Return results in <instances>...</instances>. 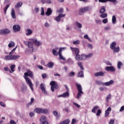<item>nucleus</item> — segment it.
I'll return each mask as SVG.
<instances>
[{"label":"nucleus","instance_id":"13d9d810","mask_svg":"<svg viewBox=\"0 0 124 124\" xmlns=\"http://www.w3.org/2000/svg\"><path fill=\"white\" fill-rule=\"evenodd\" d=\"M73 104H74V105H75V106H76V107H77L78 108H80V107H81V106L79 105V104L73 102Z\"/></svg>","mask_w":124,"mask_h":124},{"label":"nucleus","instance_id":"473e14b6","mask_svg":"<svg viewBox=\"0 0 124 124\" xmlns=\"http://www.w3.org/2000/svg\"><path fill=\"white\" fill-rule=\"evenodd\" d=\"M112 23L113 25H115L116 23H117V18H116V16H113L112 18Z\"/></svg>","mask_w":124,"mask_h":124},{"label":"nucleus","instance_id":"69168bd1","mask_svg":"<svg viewBox=\"0 0 124 124\" xmlns=\"http://www.w3.org/2000/svg\"><path fill=\"white\" fill-rule=\"evenodd\" d=\"M76 124V120L74 119H72L71 124Z\"/></svg>","mask_w":124,"mask_h":124},{"label":"nucleus","instance_id":"5fc2aeb1","mask_svg":"<svg viewBox=\"0 0 124 124\" xmlns=\"http://www.w3.org/2000/svg\"><path fill=\"white\" fill-rule=\"evenodd\" d=\"M102 22L103 23V24H107V23L108 22V18L103 19L102 20Z\"/></svg>","mask_w":124,"mask_h":124},{"label":"nucleus","instance_id":"5701e85b","mask_svg":"<svg viewBox=\"0 0 124 124\" xmlns=\"http://www.w3.org/2000/svg\"><path fill=\"white\" fill-rule=\"evenodd\" d=\"M113 84H114V80H110L109 81L104 82V85L106 86L107 87H108L110 85H113Z\"/></svg>","mask_w":124,"mask_h":124},{"label":"nucleus","instance_id":"2eb2a0df","mask_svg":"<svg viewBox=\"0 0 124 124\" xmlns=\"http://www.w3.org/2000/svg\"><path fill=\"white\" fill-rule=\"evenodd\" d=\"M75 59L77 61H83L84 59V55H79V54H77L76 55Z\"/></svg>","mask_w":124,"mask_h":124},{"label":"nucleus","instance_id":"c9c22d12","mask_svg":"<svg viewBox=\"0 0 124 124\" xmlns=\"http://www.w3.org/2000/svg\"><path fill=\"white\" fill-rule=\"evenodd\" d=\"M105 11H106L105 7L103 6L102 7L101 9L100 10V13H101V14H103L104 13H105Z\"/></svg>","mask_w":124,"mask_h":124},{"label":"nucleus","instance_id":"f03ea898","mask_svg":"<svg viewBox=\"0 0 124 124\" xmlns=\"http://www.w3.org/2000/svg\"><path fill=\"white\" fill-rule=\"evenodd\" d=\"M76 85L78 91V94L76 97L77 99H79V98L82 96V95L84 94V92L82 91V86L81 84L76 83Z\"/></svg>","mask_w":124,"mask_h":124},{"label":"nucleus","instance_id":"f3484780","mask_svg":"<svg viewBox=\"0 0 124 124\" xmlns=\"http://www.w3.org/2000/svg\"><path fill=\"white\" fill-rule=\"evenodd\" d=\"M111 111H112V108H111V107H108L107 108L105 112V117L106 118L109 116V114H110L109 112H111Z\"/></svg>","mask_w":124,"mask_h":124},{"label":"nucleus","instance_id":"c85d7f7f","mask_svg":"<svg viewBox=\"0 0 124 124\" xmlns=\"http://www.w3.org/2000/svg\"><path fill=\"white\" fill-rule=\"evenodd\" d=\"M26 31H27L26 35L27 36H29V35H31V34L32 33V30H31L30 29H27L26 30Z\"/></svg>","mask_w":124,"mask_h":124},{"label":"nucleus","instance_id":"bf43d9fd","mask_svg":"<svg viewBox=\"0 0 124 124\" xmlns=\"http://www.w3.org/2000/svg\"><path fill=\"white\" fill-rule=\"evenodd\" d=\"M101 113V110L98 109L97 110L96 116H100V113Z\"/></svg>","mask_w":124,"mask_h":124},{"label":"nucleus","instance_id":"aec40b11","mask_svg":"<svg viewBox=\"0 0 124 124\" xmlns=\"http://www.w3.org/2000/svg\"><path fill=\"white\" fill-rule=\"evenodd\" d=\"M70 49L71 50V51H72V52H74L76 54V55H78L79 54V49H78V48L77 47H70Z\"/></svg>","mask_w":124,"mask_h":124},{"label":"nucleus","instance_id":"0e129e2a","mask_svg":"<svg viewBox=\"0 0 124 124\" xmlns=\"http://www.w3.org/2000/svg\"><path fill=\"white\" fill-rule=\"evenodd\" d=\"M114 123H115V121L114 120H111L109 122V124H114Z\"/></svg>","mask_w":124,"mask_h":124},{"label":"nucleus","instance_id":"774afa93","mask_svg":"<svg viewBox=\"0 0 124 124\" xmlns=\"http://www.w3.org/2000/svg\"><path fill=\"white\" fill-rule=\"evenodd\" d=\"M124 106H122L121 108H120V112H123V111H124Z\"/></svg>","mask_w":124,"mask_h":124},{"label":"nucleus","instance_id":"e2e57ef3","mask_svg":"<svg viewBox=\"0 0 124 124\" xmlns=\"http://www.w3.org/2000/svg\"><path fill=\"white\" fill-rule=\"evenodd\" d=\"M29 116L30 117H33V116H34V113L32 112H31L29 113Z\"/></svg>","mask_w":124,"mask_h":124},{"label":"nucleus","instance_id":"412c9836","mask_svg":"<svg viewBox=\"0 0 124 124\" xmlns=\"http://www.w3.org/2000/svg\"><path fill=\"white\" fill-rule=\"evenodd\" d=\"M52 113L54 116L56 117V120H60V118H61V114H58L57 111H53Z\"/></svg>","mask_w":124,"mask_h":124},{"label":"nucleus","instance_id":"cd10ccee","mask_svg":"<svg viewBox=\"0 0 124 124\" xmlns=\"http://www.w3.org/2000/svg\"><path fill=\"white\" fill-rule=\"evenodd\" d=\"M59 48L56 47L55 48L53 49L52 50V53L54 56H58L59 55V52H58L57 51H58V49Z\"/></svg>","mask_w":124,"mask_h":124},{"label":"nucleus","instance_id":"680f3d73","mask_svg":"<svg viewBox=\"0 0 124 124\" xmlns=\"http://www.w3.org/2000/svg\"><path fill=\"white\" fill-rule=\"evenodd\" d=\"M35 12L36 13H38L39 12V8L38 7L35 8Z\"/></svg>","mask_w":124,"mask_h":124},{"label":"nucleus","instance_id":"c756f323","mask_svg":"<svg viewBox=\"0 0 124 124\" xmlns=\"http://www.w3.org/2000/svg\"><path fill=\"white\" fill-rule=\"evenodd\" d=\"M40 121L42 124V123H44V122L47 121V118H46V117H45V116L43 115L41 116Z\"/></svg>","mask_w":124,"mask_h":124},{"label":"nucleus","instance_id":"1a4fd4ad","mask_svg":"<svg viewBox=\"0 0 124 124\" xmlns=\"http://www.w3.org/2000/svg\"><path fill=\"white\" fill-rule=\"evenodd\" d=\"M10 30H9L8 29H5L0 30V34H4L5 35L6 34H8L9 33H10Z\"/></svg>","mask_w":124,"mask_h":124},{"label":"nucleus","instance_id":"37998d69","mask_svg":"<svg viewBox=\"0 0 124 124\" xmlns=\"http://www.w3.org/2000/svg\"><path fill=\"white\" fill-rule=\"evenodd\" d=\"M10 6V4H7L5 6V8H4L3 10H4V13L5 15L6 14V11H7V9H8V8Z\"/></svg>","mask_w":124,"mask_h":124},{"label":"nucleus","instance_id":"79ce46f5","mask_svg":"<svg viewBox=\"0 0 124 124\" xmlns=\"http://www.w3.org/2000/svg\"><path fill=\"white\" fill-rule=\"evenodd\" d=\"M122 65H123V62H118L117 63V68L121 69Z\"/></svg>","mask_w":124,"mask_h":124},{"label":"nucleus","instance_id":"8fccbe9b","mask_svg":"<svg viewBox=\"0 0 124 124\" xmlns=\"http://www.w3.org/2000/svg\"><path fill=\"white\" fill-rule=\"evenodd\" d=\"M84 38L85 39H88L89 41H92V40H91V38L89 37V36L88 35V34H86L84 36Z\"/></svg>","mask_w":124,"mask_h":124},{"label":"nucleus","instance_id":"423d86ee","mask_svg":"<svg viewBox=\"0 0 124 124\" xmlns=\"http://www.w3.org/2000/svg\"><path fill=\"white\" fill-rule=\"evenodd\" d=\"M56 81H52L50 83V85L51 86V90L52 92H55V89H59V86L58 84H56Z\"/></svg>","mask_w":124,"mask_h":124},{"label":"nucleus","instance_id":"58836bf2","mask_svg":"<svg viewBox=\"0 0 124 124\" xmlns=\"http://www.w3.org/2000/svg\"><path fill=\"white\" fill-rule=\"evenodd\" d=\"M78 77H84V71H80L78 72Z\"/></svg>","mask_w":124,"mask_h":124},{"label":"nucleus","instance_id":"4d7b16f0","mask_svg":"<svg viewBox=\"0 0 124 124\" xmlns=\"http://www.w3.org/2000/svg\"><path fill=\"white\" fill-rule=\"evenodd\" d=\"M33 101H34V99L33 98H31V102L28 103V105H31L33 103Z\"/></svg>","mask_w":124,"mask_h":124},{"label":"nucleus","instance_id":"6ab92c4d","mask_svg":"<svg viewBox=\"0 0 124 124\" xmlns=\"http://www.w3.org/2000/svg\"><path fill=\"white\" fill-rule=\"evenodd\" d=\"M107 1H110V2H113V3H117V0H99V2H107Z\"/></svg>","mask_w":124,"mask_h":124},{"label":"nucleus","instance_id":"864d4df0","mask_svg":"<svg viewBox=\"0 0 124 124\" xmlns=\"http://www.w3.org/2000/svg\"><path fill=\"white\" fill-rule=\"evenodd\" d=\"M57 12H58V13H61L60 14H62V13H63V9L60 8L59 10H57Z\"/></svg>","mask_w":124,"mask_h":124},{"label":"nucleus","instance_id":"6e6552de","mask_svg":"<svg viewBox=\"0 0 124 124\" xmlns=\"http://www.w3.org/2000/svg\"><path fill=\"white\" fill-rule=\"evenodd\" d=\"M105 69V71H108V72H115V71H116V68H115V67L112 66H107Z\"/></svg>","mask_w":124,"mask_h":124},{"label":"nucleus","instance_id":"9b49d317","mask_svg":"<svg viewBox=\"0 0 124 124\" xmlns=\"http://www.w3.org/2000/svg\"><path fill=\"white\" fill-rule=\"evenodd\" d=\"M31 40L33 44L36 45V46H41V45H42V42L40 41H38L36 39H32Z\"/></svg>","mask_w":124,"mask_h":124},{"label":"nucleus","instance_id":"4be33fe9","mask_svg":"<svg viewBox=\"0 0 124 124\" xmlns=\"http://www.w3.org/2000/svg\"><path fill=\"white\" fill-rule=\"evenodd\" d=\"M13 29L15 31H19L21 29V27L20 26H19V25H15L13 26Z\"/></svg>","mask_w":124,"mask_h":124},{"label":"nucleus","instance_id":"e433bc0d","mask_svg":"<svg viewBox=\"0 0 124 124\" xmlns=\"http://www.w3.org/2000/svg\"><path fill=\"white\" fill-rule=\"evenodd\" d=\"M49 110L47 108H42V114H47Z\"/></svg>","mask_w":124,"mask_h":124},{"label":"nucleus","instance_id":"2f4dec72","mask_svg":"<svg viewBox=\"0 0 124 124\" xmlns=\"http://www.w3.org/2000/svg\"><path fill=\"white\" fill-rule=\"evenodd\" d=\"M76 27L78 29H82L83 25L78 21L76 22Z\"/></svg>","mask_w":124,"mask_h":124},{"label":"nucleus","instance_id":"603ef678","mask_svg":"<svg viewBox=\"0 0 124 124\" xmlns=\"http://www.w3.org/2000/svg\"><path fill=\"white\" fill-rule=\"evenodd\" d=\"M80 43V40H78L77 41H75L73 42V44H74V45H76L77 44H79Z\"/></svg>","mask_w":124,"mask_h":124},{"label":"nucleus","instance_id":"bb28decb","mask_svg":"<svg viewBox=\"0 0 124 124\" xmlns=\"http://www.w3.org/2000/svg\"><path fill=\"white\" fill-rule=\"evenodd\" d=\"M11 16H12V17L13 19H15L16 18V15L15 14V10H14V8H12L11 9Z\"/></svg>","mask_w":124,"mask_h":124},{"label":"nucleus","instance_id":"49530a36","mask_svg":"<svg viewBox=\"0 0 124 124\" xmlns=\"http://www.w3.org/2000/svg\"><path fill=\"white\" fill-rule=\"evenodd\" d=\"M98 108H99L98 106H96L94 107V108L92 110V112L93 113H95V110H97V109H98Z\"/></svg>","mask_w":124,"mask_h":124},{"label":"nucleus","instance_id":"393cba45","mask_svg":"<svg viewBox=\"0 0 124 124\" xmlns=\"http://www.w3.org/2000/svg\"><path fill=\"white\" fill-rule=\"evenodd\" d=\"M45 14L46 15V16H50V15H52V10L50 8H48L47 9L46 12L45 13Z\"/></svg>","mask_w":124,"mask_h":124},{"label":"nucleus","instance_id":"09e8293b","mask_svg":"<svg viewBox=\"0 0 124 124\" xmlns=\"http://www.w3.org/2000/svg\"><path fill=\"white\" fill-rule=\"evenodd\" d=\"M44 14H45V13L44 12V8L41 7V15L42 16H44Z\"/></svg>","mask_w":124,"mask_h":124},{"label":"nucleus","instance_id":"7ed1b4c3","mask_svg":"<svg viewBox=\"0 0 124 124\" xmlns=\"http://www.w3.org/2000/svg\"><path fill=\"white\" fill-rule=\"evenodd\" d=\"M116 46H117L116 42H113L110 45V48L111 50H113L114 54L120 52V46L116 47Z\"/></svg>","mask_w":124,"mask_h":124},{"label":"nucleus","instance_id":"3c124183","mask_svg":"<svg viewBox=\"0 0 124 124\" xmlns=\"http://www.w3.org/2000/svg\"><path fill=\"white\" fill-rule=\"evenodd\" d=\"M95 22L96 24H97L98 25H100L101 24V23H102L101 20L100 19H95Z\"/></svg>","mask_w":124,"mask_h":124},{"label":"nucleus","instance_id":"052dcab7","mask_svg":"<svg viewBox=\"0 0 124 124\" xmlns=\"http://www.w3.org/2000/svg\"><path fill=\"white\" fill-rule=\"evenodd\" d=\"M42 77L43 79H45V78H46L47 77V74H42Z\"/></svg>","mask_w":124,"mask_h":124},{"label":"nucleus","instance_id":"9d476101","mask_svg":"<svg viewBox=\"0 0 124 124\" xmlns=\"http://www.w3.org/2000/svg\"><path fill=\"white\" fill-rule=\"evenodd\" d=\"M64 17H65V14H60L58 16H57L55 18V20L56 21V22H61V20L62 18H63Z\"/></svg>","mask_w":124,"mask_h":124},{"label":"nucleus","instance_id":"c03bdc74","mask_svg":"<svg viewBox=\"0 0 124 124\" xmlns=\"http://www.w3.org/2000/svg\"><path fill=\"white\" fill-rule=\"evenodd\" d=\"M78 66L80 67V69H81V70H84V67H83V65H82L81 62H78Z\"/></svg>","mask_w":124,"mask_h":124},{"label":"nucleus","instance_id":"7c9ffc66","mask_svg":"<svg viewBox=\"0 0 124 124\" xmlns=\"http://www.w3.org/2000/svg\"><path fill=\"white\" fill-rule=\"evenodd\" d=\"M70 123V120L66 119L64 121L60 123L59 124H69Z\"/></svg>","mask_w":124,"mask_h":124},{"label":"nucleus","instance_id":"4468645a","mask_svg":"<svg viewBox=\"0 0 124 124\" xmlns=\"http://www.w3.org/2000/svg\"><path fill=\"white\" fill-rule=\"evenodd\" d=\"M24 44L26 45H28L29 48H31L32 51H33V44L31 42L25 41Z\"/></svg>","mask_w":124,"mask_h":124},{"label":"nucleus","instance_id":"4c0bfd02","mask_svg":"<svg viewBox=\"0 0 124 124\" xmlns=\"http://www.w3.org/2000/svg\"><path fill=\"white\" fill-rule=\"evenodd\" d=\"M15 46V43L14 42H11L10 43L8 44L9 48H12Z\"/></svg>","mask_w":124,"mask_h":124},{"label":"nucleus","instance_id":"20e7f679","mask_svg":"<svg viewBox=\"0 0 124 124\" xmlns=\"http://www.w3.org/2000/svg\"><path fill=\"white\" fill-rule=\"evenodd\" d=\"M24 78L25 79L27 84L29 85L31 90L33 92V85H32V82H31V79L28 77H24Z\"/></svg>","mask_w":124,"mask_h":124},{"label":"nucleus","instance_id":"39448f33","mask_svg":"<svg viewBox=\"0 0 124 124\" xmlns=\"http://www.w3.org/2000/svg\"><path fill=\"white\" fill-rule=\"evenodd\" d=\"M65 49H66V47L60 48L59 50V60H62V61H65L66 60L65 57H63V56H62V50H65Z\"/></svg>","mask_w":124,"mask_h":124},{"label":"nucleus","instance_id":"ea45409f","mask_svg":"<svg viewBox=\"0 0 124 124\" xmlns=\"http://www.w3.org/2000/svg\"><path fill=\"white\" fill-rule=\"evenodd\" d=\"M95 84L98 85H104V83L100 80H95Z\"/></svg>","mask_w":124,"mask_h":124},{"label":"nucleus","instance_id":"de8ad7c7","mask_svg":"<svg viewBox=\"0 0 124 124\" xmlns=\"http://www.w3.org/2000/svg\"><path fill=\"white\" fill-rule=\"evenodd\" d=\"M15 67H16V65H15V64H13L11 66L10 68L12 72H14V68H15Z\"/></svg>","mask_w":124,"mask_h":124},{"label":"nucleus","instance_id":"a18cd8bd","mask_svg":"<svg viewBox=\"0 0 124 124\" xmlns=\"http://www.w3.org/2000/svg\"><path fill=\"white\" fill-rule=\"evenodd\" d=\"M111 95L110 94H109L108 95H107V96L106 97V102H109V100H110V99H111Z\"/></svg>","mask_w":124,"mask_h":124},{"label":"nucleus","instance_id":"0eeeda50","mask_svg":"<svg viewBox=\"0 0 124 124\" xmlns=\"http://www.w3.org/2000/svg\"><path fill=\"white\" fill-rule=\"evenodd\" d=\"M87 11H89V8L88 7L81 8L79 10V15L80 16L83 15V14L86 13Z\"/></svg>","mask_w":124,"mask_h":124},{"label":"nucleus","instance_id":"ddd939ff","mask_svg":"<svg viewBox=\"0 0 124 124\" xmlns=\"http://www.w3.org/2000/svg\"><path fill=\"white\" fill-rule=\"evenodd\" d=\"M29 76L31 78L33 77V74L31 70H27V72L24 73V77Z\"/></svg>","mask_w":124,"mask_h":124},{"label":"nucleus","instance_id":"f8f14e48","mask_svg":"<svg viewBox=\"0 0 124 124\" xmlns=\"http://www.w3.org/2000/svg\"><path fill=\"white\" fill-rule=\"evenodd\" d=\"M104 74H105L104 72L100 71L95 73L94 76H95V77H102L104 76Z\"/></svg>","mask_w":124,"mask_h":124},{"label":"nucleus","instance_id":"f704fd0d","mask_svg":"<svg viewBox=\"0 0 124 124\" xmlns=\"http://www.w3.org/2000/svg\"><path fill=\"white\" fill-rule=\"evenodd\" d=\"M22 5H23V3L22 2H18L15 5V8H18L19 7H21Z\"/></svg>","mask_w":124,"mask_h":124},{"label":"nucleus","instance_id":"338daca9","mask_svg":"<svg viewBox=\"0 0 124 124\" xmlns=\"http://www.w3.org/2000/svg\"><path fill=\"white\" fill-rule=\"evenodd\" d=\"M10 124H16V122L14 120H11L10 122Z\"/></svg>","mask_w":124,"mask_h":124},{"label":"nucleus","instance_id":"6e6d98bb","mask_svg":"<svg viewBox=\"0 0 124 124\" xmlns=\"http://www.w3.org/2000/svg\"><path fill=\"white\" fill-rule=\"evenodd\" d=\"M75 76V73H74V72H71L69 74V76L70 77H72Z\"/></svg>","mask_w":124,"mask_h":124},{"label":"nucleus","instance_id":"dca6fc26","mask_svg":"<svg viewBox=\"0 0 124 124\" xmlns=\"http://www.w3.org/2000/svg\"><path fill=\"white\" fill-rule=\"evenodd\" d=\"M41 90L43 93H44L45 94H47V92H46V89L45 87V84L44 83H41L40 85Z\"/></svg>","mask_w":124,"mask_h":124},{"label":"nucleus","instance_id":"a878e982","mask_svg":"<svg viewBox=\"0 0 124 124\" xmlns=\"http://www.w3.org/2000/svg\"><path fill=\"white\" fill-rule=\"evenodd\" d=\"M34 112H35L37 114H42V108H36L34 109Z\"/></svg>","mask_w":124,"mask_h":124},{"label":"nucleus","instance_id":"b1692460","mask_svg":"<svg viewBox=\"0 0 124 124\" xmlns=\"http://www.w3.org/2000/svg\"><path fill=\"white\" fill-rule=\"evenodd\" d=\"M93 53H89L87 55H84L83 59L84 60H86L87 59H90V58H92V57H93Z\"/></svg>","mask_w":124,"mask_h":124},{"label":"nucleus","instance_id":"a19ab883","mask_svg":"<svg viewBox=\"0 0 124 124\" xmlns=\"http://www.w3.org/2000/svg\"><path fill=\"white\" fill-rule=\"evenodd\" d=\"M108 15L107 13H104V14H101L100 15V17L103 19H104V18H106L107 17Z\"/></svg>","mask_w":124,"mask_h":124},{"label":"nucleus","instance_id":"f257e3e1","mask_svg":"<svg viewBox=\"0 0 124 124\" xmlns=\"http://www.w3.org/2000/svg\"><path fill=\"white\" fill-rule=\"evenodd\" d=\"M16 49H17V46L13 48L8 55L5 56L4 60L5 61H15L18 60V59H20L21 57L20 55H13L15 52V51H16Z\"/></svg>","mask_w":124,"mask_h":124},{"label":"nucleus","instance_id":"72a5a7b5","mask_svg":"<svg viewBox=\"0 0 124 124\" xmlns=\"http://www.w3.org/2000/svg\"><path fill=\"white\" fill-rule=\"evenodd\" d=\"M47 65L49 68H52L54 67V63L50 62L47 64Z\"/></svg>","mask_w":124,"mask_h":124},{"label":"nucleus","instance_id":"a211bd4d","mask_svg":"<svg viewBox=\"0 0 124 124\" xmlns=\"http://www.w3.org/2000/svg\"><path fill=\"white\" fill-rule=\"evenodd\" d=\"M69 96V92L68 91L62 94L57 96V97H68Z\"/></svg>","mask_w":124,"mask_h":124}]
</instances>
